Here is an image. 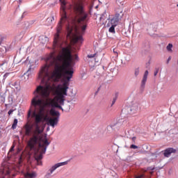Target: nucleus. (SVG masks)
Returning <instances> with one entry per match:
<instances>
[{"label":"nucleus","instance_id":"nucleus-2","mask_svg":"<svg viewBox=\"0 0 178 178\" xmlns=\"http://www.w3.org/2000/svg\"><path fill=\"white\" fill-rule=\"evenodd\" d=\"M60 2L61 3V18L57 26L56 33L54 35V48H60L62 47V38L59 35L60 31H62V24L67 23V37L72 38V35H73V28L69 24V17L66 14V1L65 0H60Z\"/></svg>","mask_w":178,"mask_h":178},{"label":"nucleus","instance_id":"nucleus-28","mask_svg":"<svg viewBox=\"0 0 178 178\" xmlns=\"http://www.w3.org/2000/svg\"><path fill=\"white\" fill-rule=\"evenodd\" d=\"M171 60H172V56H169L167 60V64L169 63V62H170Z\"/></svg>","mask_w":178,"mask_h":178},{"label":"nucleus","instance_id":"nucleus-23","mask_svg":"<svg viewBox=\"0 0 178 178\" xmlns=\"http://www.w3.org/2000/svg\"><path fill=\"white\" fill-rule=\"evenodd\" d=\"M152 161V160H151V159L149 160L147 158H145L143 159V162H147L148 163H151Z\"/></svg>","mask_w":178,"mask_h":178},{"label":"nucleus","instance_id":"nucleus-34","mask_svg":"<svg viewBox=\"0 0 178 178\" xmlns=\"http://www.w3.org/2000/svg\"><path fill=\"white\" fill-rule=\"evenodd\" d=\"M30 70H31V68H29L27 71V73H29Z\"/></svg>","mask_w":178,"mask_h":178},{"label":"nucleus","instance_id":"nucleus-20","mask_svg":"<svg viewBox=\"0 0 178 178\" xmlns=\"http://www.w3.org/2000/svg\"><path fill=\"white\" fill-rule=\"evenodd\" d=\"M8 66V63L5 62L0 65V69H3V67H6Z\"/></svg>","mask_w":178,"mask_h":178},{"label":"nucleus","instance_id":"nucleus-27","mask_svg":"<svg viewBox=\"0 0 178 178\" xmlns=\"http://www.w3.org/2000/svg\"><path fill=\"white\" fill-rule=\"evenodd\" d=\"M9 74H10V73H9V72L6 73V74L3 75L4 79H6V77H8V76H9Z\"/></svg>","mask_w":178,"mask_h":178},{"label":"nucleus","instance_id":"nucleus-6","mask_svg":"<svg viewBox=\"0 0 178 178\" xmlns=\"http://www.w3.org/2000/svg\"><path fill=\"white\" fill-rule=\"evenodd\" d=\"M46 120L49 126H51V127H55V125L58 124V122H59V118L58 117H55L53 118H48L46 119Z\"/></svg>","mask_w":178,"mask_h":178},{"label":"nucleus","instance_id":"nucleus-5","mask_svg":"<svg viewBox=\"0 0 178 178\" xmlns=\"http://www.w3.org/2000/svg\"><path fill=\"white\" fill-rule=\"evenodd\" d=\"M73 159V158H70V159L67 160L66 161L61 162V163H57L54 165H53L46 173L44 175L45 178H49L51 177V175L58 169V168H60V166H65V165H67L69 162H70Z\"/></svg>","mask_w":178,"mask_h":178},{"label":"nucleus","instance_id":"nucleus-35","mask_svg":"<svg viewBox=\"0 0 178 178\" xmlns=\"http://www.w3.org/2000/svg\"><path fill=\"white\" fill-rule=\"evenodd\" d=\"M27 159L28 161H30L31 159V157H28Z\"/></svg>","mask_w":178,"mask_h":178},{"label":"nucleus","instance_id":"nucleus-10","mask_svg":"<svg viewBox=\"0 0 178 178\" xmlns=\"http://www.w3.org/2000/svg\"><path fill=\"white\" fill-rule=\"evenodd\" d=\"M148 79V70H146L144 73L143 79L141 81V88H144L145 87V83H147V79Z\"/></svg>","mask_w":178,"mask_h":178},{"label":"nucleus","instance_id":"nucleus-17","mask_svg":"<svg viewBox=\"0 0 178 178\" xmlns=\"http://www.w3.org/2000/svg\"><path fill=\"white\" fill-rule=\"evenodd\" d=\"M54 20H55V17H54V15H51L47 19V22H48L49 23H52Z\"/></svg>","mask_w":178,"mask_h":178},{"label":"nucleus","instance_id":"nucleus-7","mask_svg":"<svg viewBox=\"0 0 178 178\" xmlns=\"http://www.w3.org/2000/svg\"><path fill=\"white\" fill-rule=\"evenodd\" d=\"M161 152H163L164 156H169L171 154H176V149L172 147H168ZM161 152H160V154H161Z\"/></svg>","mask_w":178,"mask_h":178},{"label":"nucleus","instance_id":"nucleus-18","mask_svg":"<svg viewBox=\"0 0 178 178\" xmlns=\"http://www.w3.org/2000/svg\"><path fill=\"white\" fill-rule=\"evenodd\" d=\"M166 48L168 52H172V48H173V44L169 43Z\"/></svg>","mask_w":178,"mask_h":178},{"label":"nucleus","instance_id":"nucleus-38","mask_svg":"<svg viewBox=\"0 0 178 178\" xmlns=\"http://www.w3.org/2000/svg\"><path fill=\"white\" fill-rule=\"evenodd\" d=\"M20 3H22V0H19Z\"/></svg>","mask_w":178,"mask_h":178},{"label":"nucleus","instance_id":"nucleus-14","mask_svg":"<svg viewBox=\"0 0 178 178\" xmlns=\"http://www.w3.org/2000/svg\"><path fill=\"white\" fill-rule=\"evenodd\" d=\"M50 113L51 116H57V118H59V116H60V113H59V111H56L54 109L50 110Z\"/></svg>","mask_w":178,"mask_h":178},{"label":"nucleus","instance_id":"nucleus-9","mask_svg":"<svg viewBox=\"0 0 178 178\" xmlns=\"http://www.w3.org/2000/svg\"><path fill=\"white\" fill-rule=\"evenodd\" d=\"M138 103H134L131 106L130 112L132 115L134 113H137V112H138Z\"/></svg>","mask_w":178,"mask_h":178},{"label":"nucleus","instance_id":"nucleus-12","mask_svg":"<svg viewBox=\"0 0 178 178\" xmlns=\"http://www.w3.org/2000/svg\"><path fill=\"white\" fill-rule=\"evenodd\" d=\"M42 156H34L33 159H34V162L35 163H36V165H39V166H42Z\"/></svg>","mask_w":178,"mask_h":178},{"label":"nucleus","instance_id":"nucleus-33","mask_svg":"<svg viewBox=\"0 0 178 178\" xmlns=\"http://www.w3.org/2000/svg\"><path fill=\"white\" fill-rule=\"evenodd\" d=\"M113 52L115 54V55H118V52L115 51V49H113Z\"/></svg>","mask_w":178,"mask_h":178},{"label":"nucleus","instance_id":"nucleus-22","mask_svg":"<svg viewBox=\"0 0 178 178\" xmlns=\"http://www.w3.org/2000/svg\"><path fill=\"white\" fill-rule=\"evenodd\" d=\"M13 151H15V145H12L11 148L9 150L8 154H10V153L13 152Z\"/></svg>","mask_w":178,"mask_h":178},{"label":"nucleus","instance_id":"nucleus-24","mask_svg":"<svg viewBox=\"0 0 178 178\" xmlns=\"http://www.w3.org/2000/svg\"><path fill=\"white\" fill-rule=\"evenodd\" d=\"M131 140L133 141V143H136V140H137V137L134 136V137L131 138Z\"/></svg>","mask_w":178,"mask_h":178},{"label":"nucleus","instance_id":"nucleus-37","mask_svg":"<svg viewBox=\"0 0 178 178\" xmlns=\"http://www.w3.org/2000/svg\"><path fill=\"white\" fill-rule=\"evenodd\" d=\"M17 152H20V149H18Z\"/></svg>","mask_w":178,"mask_h":178},{"label":"nucleus","instance_id":"nucleus-4","mask_svg":"<svg viewBox=\"0 0 178 178\" xmlns=\"http://www.w3.org/2000/svg\"><path fill=\"white\" fill-rule=\"evenodd\" d=\"M155 167H147V168L142 169L134 175V178H151L154 175Z\"/></svg>","mask_w":178,"mask_h":178},{"label":"nucleus","instance_id":"nucleus-36","mask_svg":"<svg viewBox=\"0 0 178 178\" xmlns=\"http://www.w3.org/2000/svg\"><path fill=\"white\" fill-rule=\"evenodd\" d=\"M77 58H79L77 55H75V59H77Z\"/></svg>","mask_w":178,"mask_h":178},{"label":"nucleus","instance_id":"nucleus-13","mask_svg":"<svg viewBox=\"0 0 178 178\" xmlns=\"http://www.w3.org/2000/svg\"><path fill=\"white\" fill-rule=\"evenodd\" d=\"M31 133V127H30V125L29 124H26L25 126V135L30 136Z\"/></svg>","mask_w":178,"mask_h":178},{"label":"nucleus","instance_id":"nucleus-32","mask_svg":"<svg viewBox=\"0 0 178 178\" xmlns=\"http://www.w3.org/2000/svg\"><path fill=\"white\" fill-rule=\"evenodd\" d=\"M8 113V115H12L13 113V110H10Z\"/></svg>","mask_w":178,"mask_h":178},{"label":"nucleus","instance_id":"nucleus-19","mask_svg":"<svg viewBox=\"0 0 178 178\" xmlns=\"http://www.w3.org/2000/svg\"><path fill=\"white\" fill-rule=\"evenodd\" d=\"M17 126V119H15L13 124L12 125V129H13V130H15V129H16Z\"/></svg>","mask_w":178,"mask_h":178},{"label":"nucleus","instance_id":"nucleus-26","mask_svg":"<svg viewBox=\"0 0 178 178\" xmlns=\"http://www.w3.org/2000/svg\"><path fill=\"white\" fill-rule=\"evenodd\" d=\"M28 118H30V116H31V109H29V111H28Z\"/></svg>","mask_w":178,"mask_h":178},{"label":"nucleus","instance_id":"nucleus-29","mask_svg":"<svg viewBox=\"0 0 178 178\" xmlns=\"http://www.w3.org/2000/svg\"><path fill=\"white\" fill-rule=\"evenodd\" d=\"M115 102H116V98H113V101H112L111 106H113V104H115Z\"/></svg>","mask_w":178,"mask_h":178},{"label":"nucleus","instance_id":"nucleus-11","mask_svg":"<svg viewBox=\"0 0 178 178\" xmlns=\"http://www.w3.org/2000/svg\"><path fill=\"white\" fill-rule=\"evenodd\" d=\"M72 42L74 44H76V42H82L83 41V36L77 35H72Z\"/></svg>","mask_w":178,"mask_h":178},{"label":"nucleus","instance_id":"nucleus-30","mask_svg":"<svg viewBox=\"0 0 178 178\" xmlns=\"http://www.w3.org/2000/svg\"><path fill=\"white\" fill-rule=\"evenodd\" d=\"M95 56V54H90L88 56V58H94Z\"/></svg>","mask_w":178,"mask_h":178},{"label":"nucleus","instance_id":"nucleus-31","mask_svg":"<svg viewBox=\"0 0 178 178\" xmlns=\"http://www.w3.org/2000/svg\"><path fill=\"white\" fill-rule=\"evenodd\" d=\"M3 40H5L4 37H1L0 39V44H2V42L3 41Z\"/></svg>","mask_w":178,"mask_h":178},{"label":"nucleus","instance_id":"nucleus-16","mask_svg":"<svg viewBox=\"0 0 178 178\" xmlns=\"http://www.w3.org/2000/svg\"><path fill=\"white\" fill-rule=\"evenodd\" d=\"M140 74V67H136L134 70V76L135 77H137Z\"/></svg>","mask_w":178,"mask_h":178},{"label":"nucleus","instance_id":"nucleus-21","mask_svg":"<svg viewBox=\"0 0 178 178\" xmlns=\"http://www.w3.org/2000/svg\"><path fill=\"white\" fill-rule=\"evenodd\" d=\"M130 148H131V149H137V148H138V146H137L136 145H131Z\"/></svg>","mask_w":178,"mask_h":178},{"label":"nucleus","instance_id":"nucleus-25","mask_svg":"<svg viewBox=\"0 0 178 178\" xmlns=\"http://www.w3.org/2000/svg\"><path fill=\"white\" fill-rule=\"evenodd\" d=\"M159 72V68H156L154 71V76H156V74H158Z\"/></svg>","mask_w":178,"mask_h":178},{"label":"nucleus","instance_id":"nucleus-3","mask_svg":"<svg viewBox=\"0 0 178 178\" xmlns=\"http://www.w3.org/2000/svg\"><path fill=\"white\" fill-rule=\"evenodd\" d=\"M73 10L76 15V22L81 29L82 31H85L87 29V24L90 18L88 17V13L84 10V3L81 1L74 3Z\"/></svg>","mask_w":178,"mask_h":178},{"label":"nucleus","instance_id":"nucleus-1","mask_svg":"<svg viewBox=\"0 0 178 178\" xmlns=\"http://www.w3.org/2000/svg\"><path fill=\"white\" fill-rule=\"evenodd\" d=\"M50 58L49 65H44L38 75L42 84L46 86L36 88L31 102V108H34L31 118H35V129L28 142L29 156H42L45 154L49 142L41 134L42 131L38 123L42 121L45 106L58 108L63 112L62 106L65 105V95H67L69 83L74 73L72 65L73 57L69 48L63 47L56 56L51 54Z\"/></svg>","mask_w":178,"mask_h":178},{"label":"nucleus","instance_id":"nucleus-8","mask_svg":"<svg viewBox=\"0 0 178 178\" xmlns=\"http://www.w3.org/2000/svg\"><path fill=\"white\" fill-rule=\"evenodd\" d=\"M119 22V19L118 17H113L107 24V27H111V26H114L116 27L118 26V23Z\"/></svg>","mask_w":178,"mask_h":178},{"label":"nucleus","instance_id":"nucleus-15","mask_svg":"<svg viewBox=\"0 0 178 178\" xmlns=\"http://www.w3.org/2000/svg\"><path fill=\"white\" fill-rule=\"evenodd\" d=\"M115 27H116V26H115L113 25H111V26H110V28L108 29L109 33H112L113 34H115Z\"/></svg>","mask_w":178,"mask_h":178}]
</instances>
